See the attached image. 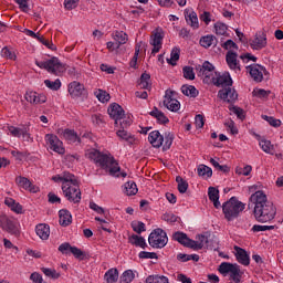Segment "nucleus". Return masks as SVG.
Here are the masks:
<instances>
[{
	"instance_id": "nucleus-53",
	"label": "nucleus",
	"mask_w": 283,
	"mask_h": 283,
	"mask_svg": "<svg viewBox=\"0 0 283 283\" xmlns=\"http://www.w3.org/2000/svg\"><path fill=\"white\" fill-rule=\"evenodd\" d=\"M229 111L234 114L240 120H244V109L230 105Z\"/></svg>"
},
{
	"instance_id": "nucleus-40",
	"label": "nucleus",
	"mask_w": 283,
	"mask_h": 283,
	"mask_svg": "<svg viewBox=\"0 0 283 283\" xmlns=\"http://www.w3.org/2000/svg\"><path fill=\"white\" fill-rule=\"evenodd\" d=\"M139 87L142 90H151V75L149 73H143L139 81Z\"/></svg>"
},
{
	"instance_id": "nucleus-11",
	"label": "nucleus",
	"mask_w": 283,
	"mask_h": 283,
	"mask_svg": "<svg viewBox=\"0 0 283 283\" xmlns=\"http://www.w3.org/2000/svg\"><path fill=\"white\" fill-rule=\"evenodd\" d=\"M44 140L51 151H55V154H65V147H63V142H61V139H59L56 135L46 134Z\"/></svg>"
},
{
	"instance_id": "nucleus-12",
	"label": "nucleus",
	"mask_w": 283,
	"mask_h": 283,
	"mask_svg": "<svg viewBox=\"0 0 283 283\" xmlns=\"http://www.w3.org/2000/svg\"><path fill=\"white\" fill-rule=\"evenodd\" d=\"M67 92L71 98H85L87 96V90L81 82L73 81L67 85Z\"/></svg>"
},
{
	"instance_id": "nucleus-21",
	"label": "nucleus",
	"mask_w": 283,
	"mask_h": 283,
	"mask_svg": "<svg viewBox=\"0 0 283 283\" xmlns=\"http://www.w3.org/2000/svg\"><path fill=\"white\" fill-rule=\"evenodd\" d=\"M185 19L186 23L192 28V30H198L200 28V22L198 21V13L191 9H186L185 10Z\"/></svg>"
},
{
	"instance_id": "nucleus-37",
	"label": "nucleus",
	"mask_w": 283,
	"mask_h": 283,
	"mask_svg": "<svg viewBox=\"0 0 283 283\" xmlns=\"http://www.w3.org/2000/svg\"><path fill=\"white\" fill-rule=\"evenodd\" d=\"M145 283H169V277L160 274H153L146 277Z\"/></svg>"
},
{
	"instance_id": "nucleus-10",
	"label": "nucleus",
	"mask_w": 283,
	"mask_h": 283,
	"mask_svg": "<svg viewBox=\"0 0 283 283\" xmlns=\"http://www.w3.org/2000/svg\"><path fill=\"white\" fill-rule=\"evenodd\" d=\"M216 67L209 61L203 62V64L199 69V76L203 78V83H212L213 78L216 77Z\"/></svg>"
},
{
	"instance_id": "nucleus-34",
	"label": "nucleus",
	"mask_w": 283,
	"mask_h": 283,
	"mask_svg": "<svg viewBox=\"0 0 283 283\" xmlns=\"http://www.w3.org/2000/svg\"><path fill=\"white\" fill-rule=\"evenodd\" d=\"M150 116H153L154 118H156V120L160 124V125H167V123H169V118L165 116V113H163V111H159L158 108H154L150 112Z\"/></svg>"
},
{
	"instance_id": "nucleus-57",
	"label": "nucleus",
	"mask_w": 283,
	"mask_h": 283,
	"mask_svg": "<svg viewBox=\"0 0 283 283\" xmlns=\"http://www.w3.org/2000/svg\"><path fill=\"white\" fill-rule=\"evenodd\" d=\"M140 260H158V254L156 252H147L142 251L139 252Z\"/></svg>"
},
{
	"instance_id": "nucleus-14",
	"label": "nucleus",
	"mask_w": 283,
	"mask_h": 283,
	"mask_svg": "<svg viewBox=\"0 0 283 283\" xmlns=\"http://www.w3.org/2000/svg\"><path fill=\"white\" fill-rule=\"evenodd\" d=\"M24 98L31 105H43V103H48V96L45 94L34 91H27Z\"/></svg>"
},
{
	"instance_id": "nucleus-20",
	"label": "nucleus",
	"mask_w": 283,
	"mask_h": 283,
	"mask_svg": "<svg viewBox=\"0 0 283 283\" xmlns=\"http://www.w3.org/2000/svg\"><path fill=\"white\" fill-rule=\"evenodd\" d=\"M163 39H164V35L160 32H155L150 36L149 43L150 45H153L151 54H158V52L163 50Z\"/></svg>"
},
{
	"instance_id": "nucleus-16",
	"label": "nucleus",
	"mask_w": 283,
	"mask_h": 283,
	"mask_svg": "<svg viewBox=\"0 0 283 283\" xmlns=\"http://www.w3.org/2000/svg\"><path fill=\"white\" fill-rule=\"evenodd\" d=\"M219 98L226 103H235L238 101V92L231 86L224 87L218 92Z\"/></svg>"
},
{
	"instance_id": "nucleus-2",
	"label": "nucleus",
	"mask_w": 283,
	"mask_h": 283,
	"mask_svg": "<svg viewBox=\"0 0 283 283\" xmlns=\"http://www.w3.org/2000/svg\"><path fill=\"white\" fill-rule=\"evenodd\" d=\"M52 180L62 184V191L69 202H74V205L81 202V188L76 176L64 171L61 175L53 176Z\"/></svg>"
},
{
	"instance_id": "nucleus-39",
	"label": "nucleus",
	"mask_w": 283,
	"mask_h": 283,
	"mask_svg": "<svg viewBox=\"0 0 283 283\" xmlns=\"http://www.w3.org/2000/svg\"><path fill=\"white\" fill-rule=\"evenodd\" d=\"M218 40H216L214 35H203L200 40L199 43L201 45V48H211V45H216Z\"/></svg>"
},
{
	"instance_id": "nucleus-54",
	"label": "nucleus",
	"mask_w": 283,
	"mask_h": 283,
	"mask_svg": "<svg viewBox=\"0 0 283 283\" xmlns=\"http://www.w3.org/2000/svg\"><path fill=\"white\" fill-rule=\"evenodd\" d=\"M216 34H219L220 36H224L227 34V24L222 22H217L214 24Z\"/></svg>"
},
{
	"instance_id": "nucleus-56",
	"label": "nucleus",
	"mask_w": 283,
	"mask_h": 283,
	"mask_svg": "<svg viewBox=\"0 0 283 283\" xmlns=\"http://www.w3.org/2000/svg\"><path fill=\"white\" fill-rule=\"evenodd\" d=\"M184 77H186L188 81H193L196 78V73H193V67L191 66H185L182 69Z\"/></svg>"
},
{
	"instance_id": "nucleus-36",
	"label": "nucleus",
	"mask_w": 283,
	"mask_h": 283,
	"mask_svg": "<svg viewBox=\"0 0 283 283\" xmlns=\"http://www.w3.org/2000/svg\"><path fill=\"white\" fill-rule=\"evenodd\" d=\"M197 174L201 178L207 179V178H211L213 176V170L211 169V167H209L207 165H199L197 168Z\"/></svg>"
},
{
	"instance_id": "nucleus-6",
	"label": "nucleus",
	"mask_w": 283,
	"mask_h": 283,
	"mask_svg": "<svg viewBox=\"0 0 283 283\" xmlns=\"http://www.w3.org/2000/svg\"><path fill=\"white\" fill-rule=\"evenodd\" d=\"M35 65L41 70H48L50 74H55V76L65 72V66L57 57H51L46 61H35Z\"/></svg>"
},
{
	"instance_id": "nucleus-22",
	"label": "nucleus",
	"mask_w": 283,
	"mask_h": 283,
	"mask_svg": "<svg viewBox=\"0 0 283 283\" xmlns=\"http://www.w3.org/2000/svg\"><path fill=\"white\" fill-rule=\"evenodd\" d=\"M148 143L156 149H159V147H163V143H165V136L159 130H153L148 135Z\"/></svg>"
},
{
	"instance_id": "nucleus-4",
	"label": "nucleus",
	"mask_w": 283,
	"mask_h": 283,
	"mask_svg": "<svg viewBox=\"0 0 283 283\" xmlns=\"http://www.w3.org/2000/svg\"><path fill=\"white\" fill-rule=\"evenodd\" d=\"M245 207L247 205L238 200L237 197H231L222 205V211L226 220H228V222L235 220V218H238V216L244 211Z\"/></svg>"
},
{
	"instance_id": "nucleus-18",
	"label": "nucleus",
	"mask_w": 283,
	"mask_h": 283,
	"mask_svg": "<svg viewBox=\"0 0 283 283\" xmlns=\"http://www.w3.org/2000/svg\"><path fill=\"white\" fill-rule=\"evenodd\" d=\"M108 114L111 118L115 120L116 125H118V120H123V118H125V111H123V106L118 104H112L108 107Z\"/></svg>"
},
{
	"instance_id": "nucleus-8",
	"label": "nucleus",
	"mask_w": 283,
	"mask_h": 283,
	"mask_svg": "<svg viewBox=\"0 0 283 283\" xmlns=\"http://www.w3.org/2000/svg\"><path fill=\"white\" fill-rule=\"evenodd\" d=\"M0 229L10 235H19V223L6 214L0 216Z\"/></svg>"
},
{
	"instance_id": "nucleus-42",
	"label": "nucleus",
	"mask_w": 283,
	"mask_h": 283,
	"mask_svg": "<svg viewBox=\"0 0 283 283\" xmlns=\"http://www.w3.org/2000/svg\"><path fill=\"white\" fill-rule=\"evenodd\" d=\"M104 279L107 283H116L118 282V270L117 269H109L106 271Z\"/></svg>"
},
{
	"instance_id": "nucleus-58",
	"label": "nucleus",
	"mask_w": 283,
	"mask_h": 283,
	"mask_svg": "<svg viewBox=\"0 0 283 283\" xmlns=\"http://www.w3.org/2000/svg\"><path fill=\"white\" fill-rule=\"evenodd\" d=\"M253 96H255L256 98H266V96H269L271 94V91H266L264 88H255L252 92Z\"/></svg>"
},
{
	"instance_id": "nucleus-25",
	"label": "nucleus",
	"mask_w": 283,
	"mask_h": 283,
	"mask_svg": "<svg viewBox=\"0 0 283 283\" xmlns=\"http://www.w3.org/2000/svg\"><path fill=\"white\" fill-rule=\"evenodd\" d=\"M57 134L63 136L70 144L81 143V137H78V134H76L73 129H60Z\"/></svg>"
},
{
	"instance_id": "nucleus-32",
	"label": "nucleus",
	"mask_w": 283,
	"mask_h": 283,
	"mask_svg": "<svg viewBox=\"0 0 283 283\" xmlns=\"http://www.w3.org/2000/svg\"><path fill=\"white\" fill-rule=\"evenodd\" d=\"M4 205L14 213H23V207L12 198H6Z\"/></svg>"
},
{
	"instance_id": "nucleus-23",
	"label": "nucleus",
	"mask_w": 283,
	"mask_h": 283,
	"mask_svg": "<svg viewBox=\"0 0 283 283\" xmlns=\"http://www.w3.org/2000/svg\"><path fill=\"white\" fill-rule=\"evenodd\" d=\"M172 240H175L176 242H179V244H182L184 247H188V249H192L193 247V240L189 239V237H187V233L184 232H175L172 234Z\"/></svg>"
},
{
	"instance_id": "nucleus-1",
	"label": "nucleus",
	"mask_w": 283,
	"mask_h": 283,
	"mask_svg": "<svg viewBox=\"0 0 283 283\" xmlns=\"http://www.w3.org/2000/svg\"><path fill=\"white\" fill-rule=\"evenodd\" d=\"M250 191H255L250 196V205L254 207L253 214L256 222H273L277 216V208L269 200L265 191L258 190V186H251Z\"/></svg>"
},
{
	"instance_id": "nucleus-17",
	"label": "nucleus",
	"mask_w": 283,
	"mask_h": 283,
	"mask_svg": "<svg viewBox=\"0 0 283 283\" xmlns=\"http://www.w3.org/2000/svg\"><path fill=\"white\" fill-rule=\"evenodd\" d=\"M15 185H18L20 189H24L25 191H30L31 193L39 192V187L32 185V181H30V179L25 177L18 176L15 178Z\"/></svg>"
},
{
	"instance_id": "nucleus-47",
	"label": "nucleus",
	"mask_w": 283,
	"mask_h": 283,
	"mask_svg": "<svg viewBox=\"0 0 283 283\" xmlns=\"http://www.w3.org/2000/svg\"><path fill=\"white\" fill-rule=\"evenodd\" d=\"M171 145H174V134L166 133L164 136L163 145H161L164 151H167V149H171Z\"/></svg>"
},
{
	"instance_id": "nucleus-52",
	"label": "nucleus",
	"mask_w": 283,
	"mask_h": 283,
	"mask_svg": "<svg viewBox=\"0 0 283 283\" xmlns=\"http://www.w3.org/2000/svg\"><path fill=\"white\" fill-rule=\"evenodd\" d=\"M251 171H253V167L251 165H245L243 168H235V174H238V176H251Z\"/></svg>"
},
{
	"instance_id": "nucleus-27",
	"label": "nucleus",
	"mask_w": 283,
	"mask_h": 283,
	"mask_svg": "<svg viewBox=\"0 0 283 283\" xmlns=\"http://www.w3.org/2000/svg\"><path fill=\"white\" fill-rule=\"evenodd\" d=\"M208 196L209 200L213 202V206L216 209H220V190H218L216 187H209L208 189Z\"/></svg>"
},
{
	"instance_id": "nucleus-33",
	"label": "nucleus",
	"mask_w": 283,
	"mask_h": 283,
	"mask_svg": "<svg viewBox=\"0 0 283 283\" xmlns=\"http://www.w3.org/2000/svg\"><path fill=\"white\" fill-rule=\"evenodd\" d=\"M116 134H117L118 138H120V140H125L126 143H128V145L136 144V137L134 135H132L130 133H127V130L119 129V130H117Z\"/></svg>"
},
{
	"instance_id": "nucleus-24",
	"label": "nucleus",
	"mask_w": 283,
	"mask_h": 283,
	"mask_svg": "<svg viewBox=\"0 0 283 283\" xmlns=\"http://www.w3.org/2000/svg\"><path fill=\"white\" fill-rule=\"evenodd\" d=\"M234 250H235V258L239 264H242L243 266H249V264H251V259L249 258V253H247L245 250L240 247H234Z\"/></svg>"
},
{
	"instance_id": "nucleus-38",
	"label": "nucleus",
	"mask_w": 283,
	"mask_h": 283,
	"mask_svg": "<svg viewBox=\"0 0 283 283\" xmlns=\"http://www.w3.org/2000/svg\"><path fill=\"white\" fill-rule=\"evenodd\" d=\"M181 92L185 96H188L189 98H196L199 94V92L196 90V86L193 85H182Z\"/></svg>"
},
{
	"instance_id": "nucleus-28",
	"label": "nucleus",
	"mask_w": 283,
	"mask_h": 283,
	"mask_svg": "<svg viewBox=\"0 0 283 283\" xmlns=\"http://www.w3.org/2000/svg\"><path fill=\"white\" fill-rule=\"evenodd\" d=\"M35 233L41 240H48V238H50V226L45 223H39L35 227Z\"/></svg>"
},
{
	"instance_id": "nucleus-60",
	"label": "nucleus",
	"mask_w": 283,
	"mask_h": 283,
	"mask_svg": "<svg viewBox=\"0 0 283 283\" xmlns=\"http://www.w3.org/2000/svg\"><path fill=\"white\" fill-rule=\"evenodd\" d=\"M24 128H19L14 126H9L8 132L11 134V136H14V138H21V134H23Z\"/></svg>"
},
{
	"instance_id": "nucleus-7",
	"label": "nucleus",
	"mask_w": 283,
	"mask_h": 283,
	"mask_svg": "<svg viewBox=\"0 0 283 283\" xmlns=\"http://www.w3.org/2000/svg\"><path fill=\"white\" fill-rule=\"evenodd\" d=\"M168 242L169 238L167 237V232L160 228L155 229L148 237V244L153 249H165Z\"/></svg>"
},
{
	"instance_id": "nucleus-15",
	"label": "nucleus",
	"mask_w": 283,
	"mask_h": 283,
	"mask_svg": "<svg viewBox=\"0 0 283 283\" xmlns=\"http://www.w3.org/2000/svg\"><path fill=\"white\" fill-rule=\"evenodd\" d=\"M250 76L255 81L256 83H262L264 80V72H266V69L260 64H252L247 67Z\"/></svg>"
},
{
	"instance_id": "nucleus-35",
	"label": "nucleus",
	"mask_w": 283,
	"mask_h": 283,
	"mask_svg": "<svg viewBox=\"0 0 283 283\" xmlns=\"http://www.w3.org/2000/svg\"><path fill=\"white\" fill-rule=\"evenodd\" d=\"M259 145H260L262 151H264L265 154H270V156H273V154H275V146H273V144H271V140L261 139Z\"/></svg>"
},
{
	"instance_id": "nucleus-51",
	"label": "nucleus",
	"mask_w": 283,
	"mask_h": 283,
	"mask_svg": "<svg viewBox=\"0 0 283 283\" xmlns=\"http://www.w3.org/2000/svg\"><path fill=\"white\" fill-rule=\"evenodd\" d=\"M176 182L178 184L179 193H187V189H189V184L180 176L176 178Z\"/></svg>"
},
{
	"instance_id": "nucleus-29",
	"label": "nucleus",
	"mask_w": 283,
	"mask_h": 283,
	"mask_svg": "<svg viewBox=\"0 0 283 283\" xmlns=\"http://www.w3.org/2000/svg\"><path fill=\"white\" fill-rule=\"evenodd\" d=\"M59 216L61 227H70L72 224V213L69 210H60Z\"/></svg>"
},
{
	"instance_id": "nucleus-62",
	"label": "nucleus",
	"mask_w": 283,
	"mask_h": 283,
	"mask_svg": "<svg viewBox=\"0 0 283 283\" xmlns=\"http://www.w3.org/2000/svg\"><path fill=\"white\" fill-rule=\"evenodd\" d=\"M38 41L40 43H42V45H45V48H48L49 50H52L53 52L56 50V45H54V43H52V41L50 40H45L43 36L40 35V39H38Z\"/></svg>"
},
{
	"instance_id": "nucleus-13",
	"label": "nucleus",
	"mask_w": 283,
	"mask_h": 283,
	"mask_svg": "<svg viewBox=\"0 0 283 283\" xmlns=\"http://www.w3.org/2000/svg\"><path fill=\"white\" fill-rule=\"evenodd\" d=\"M213 85H216L217 87H231V85H233V80L231 78V74H229L228 72L220 74V73H216L212 82Z\"/></svg>"
},
{
	"instance_id": "nucleus-30",
	"label": "nucleus",
	"mask_w": 283,
	"mask_h": 283,
	"mask_svg": "<svg viewBox=\"0 0 283 283\" xmlns=\"http://www.w3.org/2000/svg\"><path fill=\"white\" fill-rule=\"evenodd\" d=\"M128 242L134 247H139L140 249H147V241H145V238L138 234L130 235L128 238Z\"/></svg>"
},
{
	"instance_id": "nucleus-63",
	"label": "nucleus",
	"mask_w": 283,
	"mask_h": 283,
	"mask_svg": "<svg viewBox=\"0 0 283 283\" xmlns=\"http://www.w3.org/2000/svg\"><path fill=\"white\" fill-rule=\"evenodd\" d=\"M224 125H226L228 132H230V134H232V136H235V134H238V127H235L234 120H229Z\"/></svg>"
},
{
	"instance_id": "nucleus-45",
	"label": "nucleus",
	"mask_w": 283,
	"mask_h": 283,
	"mask_svg": "<svg viewBox=\"0 0 283 283\" xmlns=\"http://www.w3.org/2000/svg\"><path fill=\"white\" fill-rule=\"evenodd\" d=\"M94 96H96V98L99 101V103H109V98H112L109 93H107L106 91H103L101 88H98L94 92Z\"/></svg>"
},
{
	"instance_id": "nucleus-9",
	"label": "nucleus",
	"mask_w": 283,
	"mask_h": 283,
	"mask_svg": "<svg viewBox=\"0 0 283 283\" xmlns=\"http://www.w3.org/2000/svg\"><path fill=\"white\" fill-rule=\"evenodd\" d=\"M164 107L169 109V112H179L180 102L176 99V92L171 90H166L164 96Z\"/></svg>"
},
{
	"instance_id": "nucleus-41",
	"label": "nucleus",
	"mask_w": 283,
	"mask_h": 283,
	"mask_svg": "<svg viewBox=\"0 0 283 283\" xmlns=\"http://www.w3.org/2000/svg\"><path fill=\"white\" fill-rule=\"evenodd\" d=\"M124 193H126V196H136L138 193V186H136V182L127 181L124 185Z\"/></svg>"
},
{
	"instance_id": "nucleus-55",
	"label": "nucleus",
	"mask_w": 283,
	"mask_h": 283,
	"mask_svg": "<svg viewBox=\"0 0 283 283\" xmlns=\"http://www.w3.org/2000/svg\"><path fill=\"white\" fill-rule=\"evenodd\" d=\"M275 229V226H260V224H254L252 227L253 233H260L262 231H273Z\"/></svg>"
},
{
	"instance_id": "nucleus-3",
	"label": "nucleus",
	"mask_w": 283,
	"mask_h": 283,
	"mask_svg": "<svg viewBox=\"0 0 283 283\" xmlns=\"http://www.w3.org/2000/svg\"><path fill=\"white\" fill-rule=\"evenodd\" d=\"M97 165L108 171L113 178H127V172L120 169L118 161L112 155L99 154L96 159Z\"/></svg>"
},
{
	"instance_id": "nucleus-31",
	"label": "nucleus",
	"mask_w": 283,
	"mask_h": 283,
	"mask_svg": "<svg viewBox=\"0 0 283 283\" xmlns=\"http://www.w3.org/2000/svg\"><path fill=\"white\" fill-rule=\"evenodd\" d=\"M112 36L116 44L119 46L125 45V43L129 41V36L127 35V33H125V31H115L113 32Z\"/></svg>"
},
{
	"instance_id": "nucleus-50",
	"label": "nucleus",
	"mask_w": 283,
	"mask_h": 283,
	"mask_svg": "<svg viewBox=\"0 0 283 283\" xmlns=\"http://www.w3.org/2000/svg\"><path fill=\"white\" fill-rule=\"evenodd\" d=\"M44 85L52 90L53 92H59L61 90V80L56 78L55 81L45 80Z\"/></svg>"
},
{
	"instance_id": "nucleus-61",
	"label": "nucleus",
	"mask_w": 283,
	"mask_h": 283,
	"mask_svg": "<svg viewBox=\"0 0 283 283\" xmlns=\"http://www.w3.org/2000/svg\"><path fill=\"white\" fill-rule=\"evenodd\" d=\"M71 253L77 260H85V252H83L81 249H78L76 247L71 248Z\"/></svg>"
},
{
	"instance_id": "nucleus-19",
	"label": "nucleus",
	"mask_w": 283,
	"mask_h": 283,
	"mask_svg": "<svg viewBox=\"0 0 283 283\" xmlns=\"http://www.w3.org/2000/svg\"><path fill=\"white\" fill-rule=\"evenodd\" d=\"M227 65L233 72H240V61L238 60V53L228 51L226 55Z\"/></svg>"
},
{
	"instance_id": "nucleus-44",
	"label": "nucleus",
	"mask_w": 283,
	"mask_h": 283,
	"mask_svg": "<svg viewBox=\"0 0 283 283\" xmlns=\"http://www.w3.org/2000/svg\"><path fill=\"white\" fill-rule=\"evenodd\" d=\"M209 239L207 238V235L205 234H199L197 235V241H193V245L192 249L195 251H199V249H202V247H205L206 244H208Z\"/></svg>"
},
{
	"instance_id": "nucleus-48",
	"label": "nucleus",
	"mask_w": 283,
	"mask_h": 283,
	"mask_svg": "<svg viewBox=\"0 0 283 283\" xmlns=\"http://www.w3.org/2000/svg\"><path fill=\"white\" fill-rule=\"evenodd\" d=\"M180 59V49L174 48L170 53V57L167 59V63L169 65H176V62H178Z\"/></svg>"
},
{
	"instance_id": "nucleus-64",
	"label": "nucleus",
	"mask_w": 283,
	"mask_h": 283,
	"mask_svg": "<svg viewBox=\"0 0 283 283\" xmlns=\"http://www.w3.org/2000/svg\"><path fill=\"white\" fill-rule=\"evenodd\" d=\"M15 3L19 6L22 12H29L30 4L28 3V0H15Z\"/></svg>"
},
{
	"instance_id": "nucleus-26",
	"label": "nucleus",
	"mask_w": 283,
	"mask_h": 283,
	"mask_svg": "<svg viewBox=\"0 0 283 283\" xmlns=\"http://www.w3.org/2000/svg\"><path fill=\"white\" fill-rule=\"evenodd\" d=\"M266 34L259 33L255 35V38L250 42V46L252 50H263V48L266 45Z\"/></svg>"
},
{
	"instance_id": "nucleus-46",
	"label": "nucleus",
	"mask_w": 283,
	"mask_h": 283,
	"mask_svg": "<svg viewBox=\"0 0 283 283\" xmlns=\"http://www.w3.org/2000/svg\"><path fill=\"white\" fill-rule=\"evenodd\" d=\"M136 274L132 270H126L120 275V283H133Z\"/></svg>"
},
{
	"instance_id": "nucleus-49",
	"label": "nucleus",
	"mask_w": 283,
	"mask_h": 283,
	"mask_svg": "<svg viewBox=\"0 0 283 283\" xmlns=\"http://www.w3.org/2000/svg\"><path fill=\"white\" fill-rule=\"evenodd\" d=\"M261 118H262L263 120H266V123H269V125H270L271 127H275V128L282 127V120H280V119H277V118H275V117H273V116L262 115Z\"/></svg>"
},
{
	"instance_id": "nucleus-43",
	"label": "nucleus",
	"mask_w": 283,
	"mask_h": 283,
	"mask_svg": "<svg viewBox=\"0 0 283 283\" xmlns=\"http://www.w3.org/2000/svg\"><path fill=\"white\" fill-rule=\"evenodd\" d=\"M2 59H8L9 61H17V51L8 46L2 48L1 50Z\"/></svg>"
},
{
	"instance_id": "nucleus-59",
	"label": "nucleus",
	"mask_w": 283,
	"mask_h": 283,
	"mask_svg": "<svg viewBox=\"0 0 283 283\" xmlns=\"http://www.w3.org/2000/svg\"><path fill=\"white\" fill-rule=\"evenodd\" d=\"M132 229L135 233H143V231H146L145 223L142 221L132 222Z\"/></svg>"
},
{
	"instance_id": "nucleus-5",
	"label": "nucleus",
	"mask_w": 283,
	"mask_h": 283,
	"mask_svg": "<svg viewBox=\"0 0 283 283\" xmlns=\"http://www.w3.org/2000/svg\"><path fill=\"white\" fill-rule=\"evenodd\" d=\"M219 273L227 277L229 275V280L234 283L242 282V275L244 272L240 269V265L237 263L222 262L218 269Z\"/></svg>"
}]
</instances>
